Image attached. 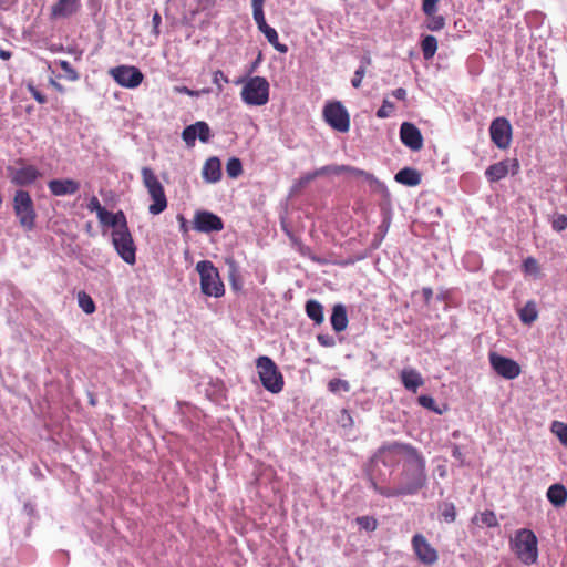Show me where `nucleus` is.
Segmentation results:
<instances>
[{"label": "nucleus", "instance_id": "9d476101", "mask_svg": "<svg viewBox=\"0 0 567 567\" xmlns=\"http://www.w3.org/2000/svg\"><path fill=\"white\" fill-rule=\"evenodd\" d=\"M110 74L120 86L126 89H136L144 80L141 70L133 65L112 68Z\"/></svg>", "mask_w": 567, "mask_h": 567}, {"label": "nucleus", "instance_id": "774afa93", "mask_svg": "<svg viewBox=\"0 0 567 567\" xmlns=\"http://www.w3.org/2000/svg\"><path fill=\"white\" fill-rule=\"evenodd\" d=\"M436 471L439 472L441 477H445V475H446L445 466H437Z\"/></svg>", "mask_w": 567, "mask_h": 567}, {"label": "nucleus", "instance_id": "de8ad7c7", "mask_svg": "<svg viewBox=\"0 0 567 567\" xmlns=\"http://www.w3.org/2000/svg\"><path fill=\"white\" fill-rule=\"evenodd\" d=\"M394 104L389 100H383L381 107L377 111V116L379 118H385L390 115V113L394 110Z\"/></svg>", "mask_w": 567, "mask_h": 567}, {"label": "nucleus", "instance_id": "052dcab7", "mask_svg": "<svg viewBox=\"0 0 567 567\" xmlns=\"http://www.w3.org/2000/svg\"><path fill=\"white\" fill-rule=\"evenodd\" d=\"M392 95L401 101H404L406 99V91L403 87H399L392 92Z\"/></svg>", "mask_w": 567, "mask_h": 567}, {"label": "nucleus", "instance_id": "338daca9", "mask_svg": "<svg viewBox=\"0 0 567 567\" xmlns=\"http://www.w3.org/2000/svg\"><path fill=\"white\" fill-rule=\"evenodd\" d=\"M0 58L2 60H9L11 58V52L6 50H0Z\"/></svg>", "mask_w": 567, "mask_h": 567}, {"label": "nucleus", "instance_id": "c03bdc74", "mask_svg": "<svg viewBox=\"0 0 567 567\" xmlns=\"http://www.w3.org/2000/svg\"><path fill=\"white\" fill-rule=\"evenodd\" d=\"M87 209L90 212H96L97 218H102V216L106 215V209L101 205L96 196L91 197L87 204Z\"/></svg>", "mask_w": 567, "mask_h": 567}, {"label": "nucleus", "instance_id": "9b49d317", "mask_svg": "<svg viewBox=\"0 0 567 567\" xmlns=\"http://www.w3.org/2000/svg\"><path fill=\"white\" fill-rule=\"evenodd\" d=\"M513 128L506 117H496L489 126V135L492 142L499 150H507L512 143Z\"/></svg>", "mask_w": 567, "mask_h": 567}, {"label": "nucleus", "instance_id": "49530a36", "mask_svg": "<svg viewBox=\"0 0 567 567\" xmlns=\"http://www.w3.org/2000/svg\"><path fill=\"white\" fill-rule=\"evenodd\" d=\"M417 402H419V404H420L421 406H423V408H425V409H429V410H431V411H434V412L441 413V412L437 410L436 405H435V400H434L432 396H430V395H425V394L420 395V396L417 398Z\"/></svg>", "mask_w": 567, "mask_h": 567}, {"label": "nucleus", "instance_id": "412c9836", "mask_svg": "<svg viewBox=\"0 0 567 567\" xmlns=\"http://www.w3.org/2000/svg\"><path fill=\"white\" fill-rule=\"evenodd\" d=\"M203 178L207 183H216L221 178V163L218 157H209L203 166Z\"/></svg>", "mask_w": 567, "mask_h": 567}, {"label": "nucleus", "instance_id": "79ce46f5", "mask_svg": "<svg viewBox=\"0 0 567 567\" xmlns=\"http://www.w3.org/2000/svg\"><path fill=\"white\" fill-rule=\"evenodd\" d=\"M355 520L357 524L365 530L373 532L377 529L378 522L372 516H359Z\"/></svg>", "mask_w": 567, "mask_h": 567}, {"label": "nucleus", "instance_id": "6e6d98bb", "mask_svg": "<svg viewBox=\"0 0 567 567\" xmlns=\"http://www.w3.org/2000/svg\"><path fill=\"white\" fill-rule=\"evenodd\" d=\"M364 75H365V71L363 70V68H358L354 72L352 80H351L352 86L355 89H359L361 86Z\"/></svg>", "mask_w": 567, "mask_h": 567}, {"label": "nucleus", "instance_id": "603ef678", "mask_svg": "<svg viewBox=\"0 0 567 567\" xmlns=\"http://www.w3.org/2000/svg\"><path fill=\"white\" fill-rule=\"evenodd\" d=\"M28 91L38 103L44 104L47 102V96L41 93L33 84H28Z\"/></svg>", "mask_w": 567, "mask_h": 567}, {"label": "nucleus", "instance_id": "e2e57ef3", "mask_svg": "<svg viewBox=\"0 0 567 567\" xmlns=\"http://www.w3.org/2000/svg\"><path fill=\"white\" fill-rule=\"evenodd\" d=\"M422 293H423V297H424V300L426 303H430V301L432 300V297H433V290L432 288L430 287H424L422 289Z\"/></svg>", "mask_w": 567, "mask_h": 567}, {"label": "nucleus", "instance_id": "4468645a", "mask_svg": "<svg viewBox=\"0 0 567 567\" xmlns=\"http://www.w3.org/2000/svg\"><path fill=\"white\" fill-rule=\"evenodd\" d=\"M194 228L199 233L220 231L224 228L221 218L210 212H197L194 216Z\"/></svg>", "mask_w": 567, "mask_h": 567}, {"label": "nucleus", "instance_id": "b1692460", "mask_svg": "<svg viewBox=\"0 0 567 567\" xmlns=\"http://www.w3.org/2000/svg\"><path fill=\"white\" fill-rule=\"evenodd\" d=\"M330 321L336 332H341L347 329L348 316L344 306L336 305L333 307Z\"/></svg>", "mask_w": 567, "mask_h": 567}, {"label": "nucleus", "instance_id": "4c0bfd02", "mask_svg": "<svg viewBox=\"0 0 567 567\" xmlns=\"http://www.w3.org/2000/svg\"><path fill=\"white\" fill-rule=\"evenodd\" d=\"M426 28L431 31H440L445 27V19L443 16L433 12L432 16H426Z\"/></svg>", "mask_w": 567, "mask_h": 567}, {"label": "nucleus", "instance_id": "8fccbe9b", "mask_svg": "<svg viewBox=\"0 0 567 567\" xmlns=\"http://www.w3.org/2000/svg\"><path fill=\"white\" fill-rule=\"evenodd\" d=\"M551 227L556 231H563L567 228V216L564 214L557 215L551 223Z\"/></svg>", "mask_w": 567, "mask_h": 567}, {"label": "nucleus", "instance_id": "6ab92c4d", "mask_svg": "<svg viewBox=\"0 0 567 567\" xmlns=\"http://www.w3.org/2000/svg\"><path fill=\"white\" fill-rule=\"evenodd\" d=\"M81 184L72 178H55L48 182V188L53 196H70L79 192Z\"/></svg>", "mask_w": 567, "mask_h": 567}, {"label": "nucleus", "instance_id": "0e129e2a", "mask_svg": "<svg viewBox=\"0 0 567 567\" xmlns=\"http://www.w3.org/2000/svg\"><path fill=\"white\" fill-rule=\"evenodd\" d=\"M50 84L60 93H64V86L56 82L54 79H50Z\"/></svg>", "mask_w": 567, "mask_h": 567}, {"label": "nucleus", "instance_id": "f03ea898", "mask_svg": "<svg viewBox=\"0 0 567 567\" xmlns=\"http://www.w3.org/2000/svg\"><path fill=\"white\" fill-rule=\"evenodd\" d=\"M511 544L513 551L523 564L533 565L537 561L538 540L533 530L527 528L517 530Z\"/></svg>", "mask_w": 567, "mask_h": 567}, {"label": "nucleus", "instance_id": "5701e85b", "mask_svg": "<svg viewBox=\"0 0 567 567\" xmlns=\"http://www.w3.org/2000/svg\"><path fill=\"white\" fill-rule=\"evenodd\" d=\"M394 179L402 185L417 186L421 183L422 177L417 169L404 167L395 174Z\"/></svg>", "mask_w": 567, "mask_h": 567}, {"label": "nucleus", "instance_id": "a19ab883", "mask_svg": "<svg viewBox=\"0 0 567 567\" xmlns=\"http://www.w3.org/2000/svg\"><path fill=\"white\" fill-rule=\"evenodd\" d=\"M441 515L446 523H453L456 519V509L453 503L442 505Z\"/></svg>", "mask_w": 567, "mask_h": 567}, {"label": "nucleus", "instance_id": "a18cd8bd", "mask_svg": "<svg viewBox=\"0 0 567 567\" xmlns=\"http://www.w3.org/2000/svg\"><path fill=\"white\" fill-rule=\"evenodd\" d=\"M523 270L525 274L537 275L539 272V265L534 257H527L523 261Z\"/></svg>", "mask_w": 567, "mask_h": 567}, {"label": "nucleus", "instance_id": "bf43d9fd", "mask_svg": "<svg viewBox=\"0 0 567 567\" xmlns=\"http://www.w3.org/2000/svg\"><path fill=\"white\" fill-rule=\"evenodd\" d=\"M336 166H323L319 169H316L315 172L311 173V177H318L320 175H324V174H328V173H333V168Z\"/></svg>", "mask_w": 567, "mask_h": 567}, {"label": "nucleus", "instance_id": "aec40b11", "mask_svg": "<svg viewBox=\"0 0 567 567\" xmlns=\"http://www.w3.org/2000/svg\"><path fill=\"white\" fill-rule=\"evenodd\" d=\"M80 8V0H58L51 8L52 18H69Z\"/></svg>", "mask_w": 567, "mask_h": 567}, {"label": "nucleus", "instance_id": "ddd939ff", "mask_svg": "<svg viewBox=\"0 0 567 567\" xmlns=\"http://www.w3.org/2000/svg\"><path fill=\"white\" fill-rule=\"evenodd\" d=\"M519 162L516 158H506L489 165L485 171V176L491 183L505 178L509 173L516 175L519 172Z\"/></svg>", "mask_w": 567, "mask_h": 567}, {"label": "nucleus", "instance_id": "c85d7f7f", "mask_svg": "<svg viewBox=\"0 0 567 567\" xmlns=\"http://www.w3.org/2000/svg\"><path fill=\"white\" fill-rule=\"evenodd\" d=\"M260 32L264 33L268 42L277 51H279L280 53H286L288 51L287 45L279 42L278 33L272 27L267 25L266 28L261 29Z\"/></svg>", "mask_w": 567, "mask_h": 567}, {"label": "nucleus", "instance_id": "f257e3e1", "mask_svg": "<svg viewBox=\"0 0 567 567\" xmlns=\"http://www.w3.org/2000/svg\"><path fill=\"white\" fill-rule=\"evenodd\" d=\"M382 463L385 466L402 462V472L398 478V485L406 495H414L426 484L425 460L411 445L393 443L383 446L379 451Z\"/></svg>", "mask_w": 567, "mask_h": 567}, {"label": "nucleus", "instance_id": "72a5a7b5", "mask_svg": "<svg viewBox=\"0 0 567 567\" xmlns=\"http://www.w3.org/2000/svg\"><path fill=\"white\" fill-rule=\"evenodd\" d=\"M333 173L334 174H341V173H348V174H351L355 177H364L367 181H373L374 177L372 174L363 171V169H360V168H357V167H352V166H348V165H341V166H336L333 168Z\"/></svg>", "mask_w": 567, "mask_h": 567}, {"label": "nucleus", "instance_id": "f8f14e48", "mask_svg": "<svg viewBox=\"0 0 567 567\" xmlns=\"http://www.w3.org/2000/svg\"><path fill=\"white\" fill-rule=\"evenodd\" d=\"M488 360L492 369L504 379L513 380L522 372L520 365L515 360L503 357L497 352H489Z\"/></svg>", "mask_w": 567, "mask_h": 567}, {"label": "nucleus", "instance_id": "cd10ccee", "mask_svg": "<svg viewBox=\"0 0 567 567\" xmlns=\"http://www.w3.org/2000/svg\"><path fill=\"white\" fill-rule=\"evenodd\" d=\"M518 315L523 323L532 324L538 317L536 303L534 301H527L519 310Z\"/></svg>", "mask_w": 567, "mask_h": 567}, {"label": "nucleus", "instance_id": "423d86ee", "mask_svg": "<svg viewBox=\"0 0 567 567\" xmlns=\"http://www.w3.org/2000/svg\"><path fill=\"white\" fill-rule=\"evenodd\" d=\"M13 210L24 230L30 231L35 227L37 213L33 200L27 190L18 189L14 193Z\"/></svg>", "mask_w": 567, "mask_h": 567}, {"label": "nucleus", "instance_id": "58836bf2", "mask_svg": "<svg viewBox=\"0 0 567 567\" xmlns=\"http://www.w3.org/2000/svg\"><path fill=\"white\" fill-rule=\"evenodd\" d=\"M328 390L332 393L349 392L350 384L347 380L334 378L328 382Z\"/></svg>", "mask_w": 567, "mask_h": 567}, {"label": "nucleus", "instance_id": "f704fd0d", "mask_svg": "<svg viewBox=\"0 0 567 567\" xmlns=\"http://www.w3.org/2000/svg\"><path fill=\"white\" fill-rule=\"evenodd\" d=\"M78 303H79V307L86 315H92L96 310V307H95V303H94L93 299L85 291H80L78 293Z\"/></svg>", "mask_w": 567, "mask_h": 567}, {"label": "nucleus", "instance_id": "7c9ffc66", "mask_svg": "<svg viewBox=\"0 0 567 567\" xmlns=\"http://www.w3.org/2000/svg\"><path fill=\"white\" fill-rule=\"evenodd\" d=\"M421 49L425 60L432 59L437 50V40L434 35H425L421 41Z\"/></svg>", "mask_w": 567, "mask_h": 567}, {"label": "nucleus", "instance_id": "473e14b6", "mask_svg": "<svg viewBox=\"0 0 567 567\" xmlns=\"http://www.w3.org/2000/svg\"><path fill=\"white\" fill-rule=\"evenodd\" d=\"M371 486L377 493L388 498L405 496L398 484L393 487L379 486L374 480H371Z\"/></svg>", "mask_w": 567, "mask_h": 567}, {"label": "nucleus", "instance_id": "e433bc0d", "mask_svg": "<svg viewBox=\"0 0 567 567\" xmlns=\"http://www.w3.org/2000/svg\"><path fill=\"white\" fill-rule=\"evenodd\" d=\"M226 172L230 178H237L243 173V164L239 158L231 157L226 164Z\"/></svg>", "mask_w": 567, "mask_h": 567}, {"label": "nucleus", "instance_id": "0eeeda50", "mask_svg": "<svg viewBox=\"0 0 567 567\" xmlns=\"http://www.w3.org/2000/svg\"><path fill=\"white\" fill-rule=\"evenodd\" d=\"M241 100L247 105L261 106L269 101V83L262 76L250 78L240 92Z\"/></svg>", "mask_w": 567, "mask_h": 567}, {"label": "nucleus", "instance_id": "6e6552de", "mask_svg": "<svg viewBox=\"0 0 567 567\" xmlns=\"http://www.w3.org/2000/svg\"><path fill=\"white\" fill-rule=\"evenodd\" d=\"M112 244L118 256L128 265L136 262V246L128 225L111 233Z\"/></svg>", "mask_w": 567, "mask_h": 567}, {"label": "nucleus", "instance_id": "3c124183", "mask_svg": "<svg viewBox=\"0 0 567 567\" xmlns=\"http://www.w3.org/2000/svg\"><path fill=\"white\" fill-rule=\"evenodd\" d=\"M174 91L177 93L186 94L192 97H198L200 93H209V89H203L202 91H194L187 86H175Z\"/></svg>", "mask_w": 567, "mask_h": 567}, {"label": "nucleus", "instance_id": "09e8293b", "mask_svg": "<svg viewBox=\"0 0 567 567\" xmlns=\"http://www.w3.org/2000/svg\"><path fill=\"white\" fill-rule=\"evenodd\" d=\"M440 0H422V11L425 16H432L437 12V4Z\"/></svg>", "mask_w": 567, "mask_h": 567}, {"label": "nucleus", "instance_id": "a878e982", "mask_svg": "<svg viewBox=\"0 0 567 567\" xmlns=\"http://www.w3.org/2000/svg\"><path fill=\"white\" fill-rule=\"evenodd\" d=\"M547 498L554 506H563L567 501V489L561 484H554L547 489Z\"/></svg>", "mask_w": 567, "mask_h": 567}, {"label": "nucleus", "instance_id": "13d9d810", "mask_svg": "<svg viewBox=\"0 0 567 567\" xmlns=\"http://www.w3.org/2000/svg\"><path fill=\"white\" fill-rule=\"evenodd\" d=\"M161 23H162L161 14L157 11H155V13L153 14V18H152V24H153V34L156 37H158L161 33V30H159Z\"/></svg>", "mask_w": 567, "mask_h": 567}, {"label": "nucleus", "instance_id": "bb28decb", "mask_svg": "<svg viewBox=\"0 0 567 567\" xmlns=\"http://www.w3.org/2000/svg\"><path fill=\"white\" fill-rule=\"evenodd\" d=\"M306 313L316 324H321L324 320L323 307L317 300L311 299L307 301Z\"/></svg>", "mask_w": 567, "mask_h": 567}, {"label": "nucleus", "instance_id": "69168bd1", "mask_svg": "<svg viewBox=\"0 0 567 567\" xmlns=\"http://www.w3.org/2000/svg\"><path fill=\"white\" fill-rule=\"evenodd\" d=\"M452 455H453V457H455L457 460H462L463 458V454H462L461 449H460L458 445H454L453 446Z\"/></svg>", "mask_w": 567, "mask_h": 567}, {"label": "nucleus", "instance_id": "dca6fc26", "mask_svg": "<svg viewBox=\"0 0 567 567\" xmlns=\"http://www.w3.org/2000/svg\"><path fill=\"white\" fill-rule=\"evenodd\" d=\"M207 143L210 138V128L206 122L198 121L195 124L186 126L182 132V138L188 146H194L196 138Z\"/></svg>", "mask_w": 567, "mask_h": 567}, {"label": "nucleus", "instance_id": "5fc2aeb1", "mask_svg": "<svg viewBox=\"0 0 567 567\" xmlns=\"http://www.w3.org/2000/svg\"><path fill=\"white\" fill-rule=\"evenodd\" d=\"M220 81L228 83V78L223 73V71L217 70L213 74V82L217 85L218 92L223 91V85L220 84Z\"/></svg>", "mask_w": 567, "mask_h": 567}, {"label": "nucleus", "instance_id": "37998d69", "mask_svg": "<svg viewBox=\"0 0 567 567\" xmlns=\"http://www.w3.org/2000/svg\"><path fill=\"white\" fill-rule=\"evenodd\" d=\"M480 520L487 527H496L498 525L497 517L492 511H485L481 513Z\"/></svg>", "mask_w": 567, "mask_h": 567}, {"label": "nucleus", "instance_id": "a211bd4d", "mask_svg": "<svg viewBox=\"0 0 567 567\" xmlns=\"http://www.w3.org/2000/svg\"><path fill=\"white\" fill-rule=\"evenodd\" d=\"M21 167L11 172V182L18 186H27L41 177L40 171L33 165H27L22 159L18 162Z\"/></svg>", "mask_w": 567, "mask_h": 567}, {"label": "nucleus", "instance_id": "393cba45", "mask_svg": "<svg viewBox=\"0 0 567 567\" xmlns=\"http://www.w3.org/2000/svg\"><path fill=\"white\" fill-rule=\"evenodd\" d=\"M100 223L105 226H110L113 230L118 229L120 227H125L127 225L126 216L122 210L116 213H111L106 210V215L99 218Z\"/></svg>", "mask_w": 567, "mask_h": 567}, {"label": "nucleus", "instance_id": "ea45409f", "mask_svg": "<svg viewBox=\"0 0 567 567\" xmlns=\"http://www.w3.org/2000/svg\"><path fill=\"white\" fill-rule=\"evenodd\" d=\"M56 63L64 71L65 79L72 82L79 80L80 75L78 71L70 64V62L66 60H59Z\"/></svg>", "mask_w": 567, "mask_h": 567}, {"label": "nucleus", "instance_id": "c9c22d12", "mask_svg": "<svg viewBox=\"0 0 567 567\" xmlns=\"http://www.w3.org/2000/svg\"><path fill=\"white\" fill-rule=\"evenodd\" d=\"M550 431L558 437L559 442L567 447V423L554 421L550 425Z\"/></svg>", "mask_w": 567, "mask_h": 567}, {"label": "nucleus", "instance_id": "864d4df0", "mask_svg": "<svg viewBox=\"0 0 567 567\" xmlns=\"http://www.w3.org/2000/svg\"><path fill=\"white\" fill-rule=\"evenodd\" d=\"M196 1H197V7L192 12L193 16L199 11H205V10L212 9L216 3L215 0H196Z\"/></svg>", "mask_w": 567, "mask_h": 567}, {"label": "nucleus", "instance_id": "4d7b16f0", "mask_svg": "<svg viewBox=\"0 0 567 567\" xmlns=\"http://www.w3.org/2000/svg\"><path fill=\"white\" fill-rule=\"evenodd\" d=\"M317 340L322 347H333L336 344L334 338L329 334H318Z\"/></svg>", "mask_w": 567, "mask_h": 567}, {"label": "nucleus", "instance_id": "2eb2a0df", "mask_svg": "<svg viewBox=\"0 0 567 567\" xmlns=\"http://www.w3.org/2000/svg\"><path fill=\"white\" fill-rule=\"evenodd\" d=\"M412 546L417 558L426 564L432 565L437 560L436 550L430 545L422 534H416L412 538Z\"/></svg>", "mask_w": 567, "mask_h": 567}, {"label": "nucleus", "instance_id": "7ed1b4c3", "mask_svg": "<svg viewBox=\"0 0 567 567\" xmlns=\"http://www.w3.org/2000/svg\"><path fill=\"white\" fill-rule=\"evenodd\" d=\"M200 277V290L207 297L220 298L225 293V286L218 269L210 260H202L196 265Z\"/></svg>", "mask_w": 567, "mask_h": 567}, {"label": "nucleus", "instance_id": "2f4dec72", "mask_svg": "<svg viewBox=\"0 0 567 567\" xmlns=\"http://www.w3.org/2000/svg\"><path fill=\"white\" fill-rule=\"evenodd\" d=\"M227 264L229 266V284L235 291H239L243 288L241 278L239 275L238 265L235 260H227Z\"/></svg>", "mask_w": 567, "mask_h": 567}, {"label": "nucleus", "instance_id": "680f3d73", "mask_svg": "<svg viewBox=\"0 0 567 567\" xmlns=\"http://www.w3.org/2000/svg\"><path fill=\"white\" fill-rule=\"evenodd\" d=\"M372 63L371 56L369 54H364L360 60V66L363 68V70L367 72L368 66H370Z\"/></svg>", "mask_w": 567, "mask_h": 567}, {"label": "nucleus", "instance_id": "4be33fe9", "mask_svg": "<svg viewBox=\"0 0 567 567\" xmlns=\"http://www.w3.org/2000/svg\"><path fill=\"white\" fill-rule=\"evenodd\" d=\"M400 378L404 388L414 393L424 384L421 373L415 369H403Z\"/></svg>", "mask_w": 567, "mask_h": 567}, {"label": "nucleus", "instance_id": "20e7f679", "mask_svg": "<svg viewBox=\"0 0 567 567\" xmlns=\"http://www.w3.org/2000/svg\"><path fill=\"white\" fill-rule=\"evenodd\" d=\"M258 375L262 386L271 392L279 393L282 391L285 380L276 363L269 357L261 355L256 360Z\"/></svg>", "mask_w": 567, "mask_h": 567}, {"label": "nucleus", "instance_id": "c756f323", "mask_svg": "<svg viewBox=\"0 0 567 567\" xmlns=\"http://www.w3.org/2000/svg\"><path fill=\"white\" fill-rule=\"evenodd\" d=\"M264 3L265 0H251L252 17L259 31L268 25L265 19Z\"/></svg>", "mask_w": 567, "mask_h": 567}, {"label": "nucleus", "instance_id": "39448f33", "mask_svg": "<svg viewBox=\"0 0 567 567\" xmlns=\"http://www.w3.org/2000/svg\"><path fill=\"white\" fill-rule=\"evenodd\" d=\"M141 175L143 184L153 200V204L148 206V212L152 215H158L167 207V198L164 187L150 167H143Z\"/></svg>", "mask_w": 567, "mask_h": 567}, {"label": "nucleus", "instance_id": "1a4fd4ad", "mask_svg": "<svg viewBox=\"0 0 567 567\" xmlns=\"http://www.w3.org/2000/svg\"><path fill=\"white\" fill-rule=\"evenodd\" d=\"M324 121L336 131L346 133L350 128V116L341 102H330L323 107Z\"/></svg>", "mask_w": 567, "mask_h": 567}, {"label": "nucleus", "instance_id": "f3484780", "mask_svg": "<svg viewBox=\"0 0 567 567\" xmlns=\"http://www.w3.org/2000/svg\"><path fill=\"white\" fill-rule=\"evenodd\" d=\"M401 142L412 151H420L423 147L421 131L412 123L404 122L400 127Z\"/></svg>", "mask_w": 567, "mask_h": 567}]
</instances>
